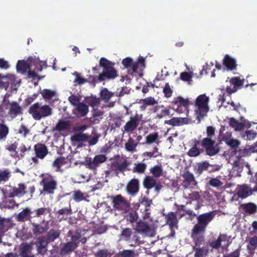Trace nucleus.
I'll list each match as a JSON object with an SVG mask.
<instances>
[{
  "instance_id": "obj_17",
  "label": "nucleus",
  "mask_w": 257,
  "mask_h": 257,
  "mask_svg": "<svg viewBox=\"0 0 257 257\" xmlns=\"http://www.w3.org/2000/svg\"><path fill=\"white\" fill-rule=\"evenodd\" d=\"M226 160L228 163L231 164L234 171H236L237 173L242 172L245 163L243 159L237 158L236 156H229V158H226Z\"/></svg>"
},
{
  "instance_id": "obj_47",
  "label": "nucleus",
  "mask_w": 257,
  "mask_h": 257,
  "mask_svg": "<svg viewBox=\"0 0 257 257\" xmlns=\"http://www.w3.org/2000/svg\"><path fill=\"white\" fill-rule=\"evenodd\" d=\"M33 231L35 234H41L48 229V225H46L45 226H42L40 224H33Z\"/></svg>"
},
{
  "instance_id": "obj_29",
  "label": "nucleus",
  "mask_w": 257,
  "mask_h": 257,
  "mask_svg": "<svg viewBox=\"0 0 257 257\" xmlns=\"http://www.w3.org/2000/svg\"><path fill=\"white\" fill-rule=\"evenodd\" d=\"M138 143L131 137H129L127 141L124 144V149L126 151L134 153L137 152V147Z\"/></svg>"
},
{
  "instance_id": "obj_61",
  "label": "nucleus",
  "mask_w": 257,
  "mask_h": 257,
  "mask_svg": "<svg viewBox=\"0 0 257 257\" xmlns=\"http://www.w3.org/2000/svg\"><path fill=\"white\" fill-rule=\"evenodd\" d=\"M163 92L165 96L167 98L170 97L172 96L173 90L168 83L165 84V86L163 87Z\"/></svg>"
},
{
  "instance_id": "obj_32",
  "label": "nucleus",
  "mask_w": 257,
  "mask_h": 257,
  "mask_svg": "<svg viewBox=\"0 0 257 257\" xmlns=\"http://www.w3.org/2000/svg\"><path fill=\"white\" fill-rule=\"evenodd\" d=\"M67 159L64 158H59L55 160L53 163V167L56 171L62 172L63 171L61 168L67 163Z\"/></svg>"
},
{
  "instance_id": "obj_36",
  "label": "nucleus",
  "mask_w": 257,
  "mask_h": 257,
  "mask_svg": "<svg viewBox=\"0 0 257 257\" xmlns=\"http://www.w3.org/2000/svg\"><path fill=\"white\" fill-rule=\"evenodd\" d=\"M241 208L243 211L248 214H253L257 210V206L252 203L243 204Z\"/></svg>"
},
{
  "instance_id": "obj_22",
  "label": "nucleus",
  "mask_w": 257,
  "mask_h": 257,
  "mask_svg": "<svg viewBox=\"0 0 257 257\" xmlns=\"http://www.w3.org/2000/svg\"><path fill=\"white\" fill-rule=\"evenodd\" d=\"M139 181L137 179H133L127 184L126 190L127 193L132 196L135 195L139 191Z\"/></svg>"
},
{
  "instance_id": "obj_27",
  "label": "nucleus",
  "mask_w": 257,
  "mask_h": 257,
  "mask_svg": "<svg viewBox=\"0 0 257 257\" xmlns=\"http://www.w3.org/2000/svg\"><path fill=\"white\" fill-rule=\"evenodd\" d=\"M155 112L156 113V117L161 119L170 114L169 109L163 105H158L155 107Z\"/></svg>"
},
{
  "instance_id": "obj_50",
  "label": "nucleus",
  "mask_w": 257,
  "mask_h": 257,
  "mask_svg": "<svg viewBox=\"0 0 257 257\" xmlns=\"http://www.w3.org/2000/svg\"><path fill=\"white\" fill-rule=\"evenodd\" d=\"M201 151L197 147V144L196 143L188 152L187 154L191 157H195L199 156L201 154Z\"/></svg>"
},
{
  "instance_id": "obj_30",
  "label": "nucleus",
  "mask_w": 257,
  "mask_h": 257,
  "mask_svg": "<svg viewBox=\"0 0 257 257\" xmlns=\"http://www.w3.org/2000/svg\"><path fill=\"white\" fill-rule=\"evenodd\" d=\"M48 242V241L44 237L39 238L38 241L36 243L38 253L43 254L46 251L47 245Z\"/></svg>"
},
{
  "instance_id": "obj_26",
  "label": "nucleus",
  "mask_w": 257,
  "mask_h": 257,
  "mask_svg": "<svg viewBox=\"0 0 257 257\" xmlns=\"http://www.w3.org/2000/svg\"><path fill=\"white\" fill-rule=\"evenodd\" d=\"M129 163L126 160H123L122 161H116L113 162L111 165L112 169L115 170L117 172H123L126 170V168L128 167Z\"/></svg>"
},
{
  "instance_id": "obj_5",
  "label": "nucleus",
  "mask_w": 257,
  "mask_h": 257,
  "mask_svg": "<svg viewBox=\"0 0 257 257\" xmlns=\"http://www.w3.org/2000/svg\"><path fill=\"white\" fill-rule=\"evenodd\" d=\"M134 229L143 236L153 237L156 234V228L153 225L142 220L137 223Z\"/></svg>"
},
{
  "instance_id": "obj_58",
  "label": "nucleus",
  "mask_w": 257,
  "mask_h": 257,
  "mask_svg": "<svg viewBox=\"0 0 257 257\" xmlns=\"http://www.w3.org/2000/svg\"><path fill=\"white\" fill-rule=\"evenodd\" d=\"M209 167V164L206 162H202L198 163L196 166L197 172L201 174L204 170H207Z\"/></svg>"
},
{
  "instance_id": "obj_38",
  "label": "nucleus",
  "mask_w": 257,
  "mask_h": 257,
  "mask_svg": "<svg viewBox=\"0 0 257 257\" xmlns=\"http://www.w3.org/2000/svg\"><path fill=\"white\" fill-rule=\"evenodd\" d=\"M10 220L8 218L0 217V232H6L10 227Z\"/></svg>"
},
{
  "instance_id": "obj_19",
  "label": "nucleus",
  "mask_w": 257,
  "mask_h": 257,
  "mask_svg": "<svg viewBox=\"0 0 257 257\" xmlns=\"http://www.w3.org/2000/svg\"><path fill=\"white\" fill-rule=\"evenodd\" d=\"M236 191L239 197L245 198L251 195L253 193L257 192V186L252 189L250 187L245 184L238 185L236 188Z\"/></svg>"
},
{
  "instance_id": "obj_39",
  "label": "nucleus",
  "mask_w": 257,
  "mask_h": 257,
  "mask_svg": "<svg viewBox=\"0 0 257 257\" xmlns=\"http://www.w3.org/2000/svg\"><path fill=\"white\" fill-rule=\"evenodd\" d=\"M60 230L51 229L47 234V240L48 242H52L58 238L60 234Z\"/></svg>"
},
{
  "instance_id": "obj_63",
  "label": "nucleus",
  "mask_w": 257,
  "mask_h": 257,
  "mask_svg": "<svg viewBox=\"0 0 257 257\" xmlns=\"http://www.w3.org/2000/svg\"><path fill=\"white\" fill-rule=\"evenodd\" d=\"M226 144L232 148H235L240 145V142L232 138L230 140L227 139Z\"/></svg>"
},
{
  "instance_id": "obj_53",
  "label": "nucleus",
  "mask_w": 257,
  "mask_h": 257,
  "mask_svg": "<svg viewBox=\"0 0 257 257\" xmlns=\"http://www.w3.org/2000/svg\"><path fill=\"white\" fill-rule=\"evenodd\" d=\"M113 95V93L109 91L106 88L103 89L100 92L101 98L105 101H108Z\"/></svg>"
},
{
  "instance_id": "obj_14",
  "label": "nucleus",
  "mask_w": 257,
  "mask_h": 257,
  "mask_svg": "<svg viewBox=\"0 0 257 257\" xmlns=\"http://www.w3.org/2000/svg\"><path fill=\"white\" fill-rule=\"evenodd\" d=\"M230 237L226 234H220L217 239L210 243V246L214 249H218L221 248L223 249H226L230 244Z\"/></svg>"
},
{
  "instance_id": "obj_46",
  "label": "nucleus",
  "mask_w": 257,
  "mask_h": 257,
  "mask_svg": "<svg viewBox=\"0 0 257 257\" xmlns=\"http://www.w3.org/2000/svg\"><path fill=\"white\" fill-rule=\"evenodd\" d=\"M229 124L230 126L234 128L235 131H240L244 127V124L235 120L233 118H230L229 120Z\"/></svg>"
},
{
  "instance_id": "obj_20",
  "label": "nucleus",
  "mask_w": 257,
  "mask_h": 257,
  "mask_svg": "<svg viewBox=\"0 0 257 257\" xmlns=\"http://www.w3.org/2000/svg\"><path fill=\"white\" fill-rule=\"evenodd\" d=\"M9 109L8 115L11 118H14L18 115L22 114L23 109L22 107L15 101L10 102L8 105Z\"/></svg>"
},
{
  "instance_id": "obj_48",
  "label": "nucleus",
  "mask_w": 257,
  "mask_h": 257,
  "mask_svg": "<svg viewBox=\"0 0 257 257\" xmlns=\"http://www.w3.org/2000/svg\"><path fill=\"white\" fill-rule=\"evenodd\" d=\"M76 109L79 113L82 115H85L88 112V105L83 102H80L76 106Z\"/></svg>"
},
{
  "instance_id": "obj_12",
  "label": "nucleus",
  "mask_w": 257,
  "mask_h": 257,
  "mask_svg": "<svg viewBox=\"0 0 257 257\" xmlns=\"http://www.w3.org/2000/svg\"><path fill=\"white\" fill-rule=\"evenodd\" d=\"M122 64L125 67L132 69L134 72L145 67V60L142 57H140L138 61L133 62L131 58H126L122 61Z\"/></svg>"
},
{
  "instance_id": "obj_35",
  "label": "nucleus",
  "mask_w": 257,
  "mask_h": 257,
  "mask_svg": "<svg viewBox=\"0 0 257 257\" xmlns=\"http://www.w3.org/2000/svg\"><path fill=\"white\" fill-rule=\"evenodd\" d=\"M160 142V141H159V135L157 132L151 133L146 138V144H147L150 145L153 143H155L158 145Z\"/></svg>"
},
{
  "instance_id": "obj_44",
  "label": "nucleus",
  "mask_w": 257,
  "mask_h": 257,
  "mask_svg": "<svg viewBox=\"0 0 257 257\" xmlns=\"http://www.w3.org/2000/svg\"><path fill=\"white\" fill-rule=\"evenodd\" d=\"M147 168V165L144 163H135L133 168V171L134 173L143 174L145 172Z\"/></svg>"
},
{
  "instance_id": "obj_15",
  "label": "nucleus",
  "mask_w": 257,
  "mask_h": 257,
  "mask_svg": "<svg viewBox=\"0 0 257 257\" xmlns=\"http://www.w3.org/2000/svg\"><path fill=\"white\" fill-rule=\"evenodd\" d=\"M39 63V60L38 58H29L27 61H19L17 65V69L18 72L24 73Z\"/></svg>"
},
{
  "instance_id": "obj_6",
  "label": "nucleus",
  "mask_w": 257,
  "mask_h": 257,
  "mask_svg": "<svg viewBox=\"0 0 257 257\" xmlns=\"http://www.w3.org/2000/svg\"><path fill=\"white\" fill-rule=\"evenodd\" d=\"M214 217L213 213L211 212L199 215L197 218V223L194 226L193 228L197 231L205 232L207 225L212 220Z\"/></svg>"
},
{
  "instance_id": "obj_52",
  "label": "nucleus",
  "mask_w": 257,
  "mask_h": 257,
  "mask_svg": "<svg viewBox=\"0 0 257 257\" xmlns=\"http://www.w3.org/2000/svg\"><path fill=\"white\" fill-rule=\"evenodd\" d=\"M73 197L76 202H80L85 199V194L80 190H77L74 192Z\"/></svg>"
},
{
  "instance_id": "obj_33",
  "label": "nucleus",
  "mask_w": 257,
  "mask_h": 257,
  "mask_svg": "<svg viewBox=\"0 0 257 257\" xmlns=\"http://www.w3.org/2000/svg\"><path fill=\"white\" fill-rule=\"evenodd\" d=\"M32 246L27 243L23 244L21 246V255L22 257H34L31 254Z\"/></svg>"
},
{
  "instance_id": "obj_8",
  "label": "nucleus",
  "mask_w": 257,
  "mask_h": 257,
  "mask_svg": "<svg viewBox=\"0 0 257 257\" xmlns=\"http://www.w3.org/2000/svg\"><path fill=\"white\" fill-rule=\"evenodd\" d=\"M106 157L103 155H98L94 158H88L86 159L85 165L86 168L92 170L94 174H96V169L100 164L105 162Z\"/></svg>"
},
{
  "instance_id": "obj_49",
  "label": "nucleus",
  "mask_w": 257,
  "mask_h": 257,
  "mask_svg": "<svg viewBox=\"0 0 257 257\" xmlns=\"http://www.w3.org/2000/svg\"><path fill=\"white\" fill-rule=\"evenodd\" d=\"M172 102L174 104L178 105V106H183L185 107L189 104L188 100L185 99L182 97H177L174 98Z\"/></svg>"
},
{
  "instance_id": "obj_2",
  "label": "nucleus",
  "mask_w": 257,
  "mask_h": 257,
  "mask_svg": "<svg viewBox=\"0 0 257 257\" xmlns=\"http://www.w3.org/2000/svg\"><path fill=\"white\" fill-rule=\"evenodd\" d=\"M32 117L36 120H40L52 114V109L47 104L42 105L36 102L32 105L28 110Z\"/></svg>"
},
{
  "instance_id": "obj_34",
  "label": "nucleus",
  "mask_w": 257,
  "mask_h": 257,
  "mask_svg": "<svg viewBox=\"0 0 257 257\" xmlns=\"http://www.w3.org/2000/svg\"><path fill=\"white\" fill-rule=\"evenodd\" d=\"M71 236V243L74 244L76 247L78 246L80 242L84 243L86 241V238L82 237L79 233H75L74 234L70 235Z\"/></svg>"
},
{
  "instance_id": "obj_42",
  "label": "nucleus",
  "mask_w": 257,
  "mask_h": 257,
  "mask_svg": "<svg viewBox=\"0 0 257 257\" xmlns=\"http://www.w3.org/2000/svg\"><path fill=\"white\" fill-rule=\"evenodd\" d=\"M195 252V257H205L208 251L207 246H203L202 247H194Z\"/></svg>"
},
{
  "instance_id": "obj_45",
  "label": "nucleus",
  "mask_w": 257,
  "mask_h": 257,
  "mask_svg": "<svg viewBox=\"0 0 257 257\" xmlns=\"http://www.w3.org/2000/svg\"><path fill=\"white\" fill-rule=\"evenodd\" d=\"M35 68H30L28 70V75L29 77L35 78L37 77V74L35 71H41L42 69V67L40 63L36 64L35 66Z\"/></svg>"
},
{
  "instance_id": "obj_23",
  "label": "nucleus",
  "mask_w": 257,
  "mask_h": 257,
  "mask_svg": "<svg viewBox=\"0 0 257 257\" xmlns=\"http://www.w3.org/2000/svg\"><path fill=\"white\" fill-rule=\"evenodd\" d=\"M89 136L86 134H75L71 137L72 144L74 146H80L81 143L86 141Z\"/></svg>"
},
{
  "instance_id": "obj_57",
  "label": "nucleus",
  "mask_w": 257,
  "mask_h": 257,
  "mask_svg": "<svg viewBox=\"0 0 257 257\" xmlns=\"http://www.w3.org/2000/svg\"><path fill=\"white\" fill-rule=\"evenodd\" d=\"M86 102L89 104V105L93 108H94L95 107H96L98 105L100 101L99 98L91 97L90 98H87L86 99Z\"/></svg>"
},
{
  "instance_id": "obj_11",
  "label": "nucleus",
  "mask_w": 257,
  "mask_h": 257,
  "mask_svg": "<svg viewBox=\"0 0 257 257\" xmlns=\"http://www.w3.org/2000/svg\"><path fill=\"white\" fill-rule=\"evenodd\" d=\"M26 186L24 184H19L17 186L11 187L4 191V195L6 197L14 198L15 197H21L24 196L26 191Z\"/></svg>"
},
{
  "instance_id": "obj_21",
  "label": "nucleus",
  "mask_w": 257,
  "mask_h": 257,
  "mask_svg": "<svg viewBox=\"0 0 257 257\" xmlns=\"http://www.w3.org/2000/svg\"><path fill=\"white\" fill-rule=\"evenodd\" d=\"M192 119L188 117H174L170 120L165 121V124H169L172 126L182 125L190 123Z\"/></svg>"
},
{
  "instance_id": "obj_54",
  "label": "nucleus",
  "mask_w": 257,
  "mask_h": 257,
  "mask_svg": "<svg viewBox=\"0 0 257 257\" xmlns=\"http://www.w3.org/2000/svg\"><path fill=\"white\" fill-rule=\"evenodd\" d=\"M73 75L75 77V78L74 80V83H75V85L76 84L81 85L87 82V80L81 77L80 74L77 72H74L73 73Z\"/></svg>"
},
{
  "instance_id": "obj_59",
  "label": "nucleus",
  "mask_w": 257,
  "mask_h": 257,
  "mask_svg": "<svg viewBox=\"0 0 257 257\" xmlns=\"http://www.w3.org/2000/svg\"><path fill=\"white\" fill-rule=\"evenodd\" d=\"M256 137V133L251 130L246 131L242 135V138L245 140H252Z\"/></svg>"
},
{
  "instance_id": "obj_37",
  "label": "nucleus",
  "mask_w": 257,
  "mask_h": 257,
  "mask_svg": "<svg viewBox=\"0 0 257 257\" xmlns=\"http://www.w3.org/2000/svg\"><path fill=\"white\" fill-rule=\"evenodd\" d=\"M223 64L230 70H233L236 67L235 60L229 57L228 55H226L223 60Z\"/></svg>"
},
{
  "instance_id": "obj_13",
  "label": "nucleus",
  "mask_w": 257,
  "mask_h": 257,
  "mask_svg": "<svg viewBox=\"0 0 257 257\" xmlns=\"http://www.w3.org/2000/svg\"><path fill=\"white\" fill-rule=\"evenodd\" d=\"M183 181L182 186L184 188V194L187 196V193L189 189L194 188L197 185V182L195 180L193 174L186 172L182 175Z\"/></svg>"
},
{
  "instance_id": "obj_9",
  "label": "nucleus",
  "mask_w": 257,
  "mask_h": 257,
  "mask_svg": "<svg viewBox=\"0 0 257 257\" xmlns=\"http://www.w3.org/2000/svg\"><path fill=\"white\" fill-rule=\"evenodd\" d=\"M20 82V80H17L16 79L15 75L10 74H7L3 75L2 79L0 80V88L7 90L9 86L11 85V89L16 90V86Z\"/></svg>"
},
{
  "instance_id": "obj_4",
  "label": "nucleus",
  "mask_w": 257,
  "mask_h": 257,
  "mask_svg": "<svg viewBox=\"0 0 257 257\" xmlns=\"http://www.w3.org/2000/svg\"><path fill=\"white\" fill-rule=\"evenodd\" d=\"M209 97L205 94H202L198 96L196 100V106L197 107L195 110L196 115L199 120L206 115L209 110Z\"/></svg>"
},
{
  "instance_id": "obj_28",
  "label": "nucleus",
  "mask_w": 257,
  "mask_h": 257,
  "mask_svg": "<svg viewBox=\"0 0 257 257\" xmlns=\"http://www.w3.org/2000/svg\"><path fill=\"white\" fill-rule=\"evenodd\" d=\"M165 219L167 224L170 226L172 230L177 228L178 221L176 215L174 213L170 212L166 215Z\"/></svg>"
},
{
  "instance_id": "obj_25",
  "label": "nucleus",
  "mask_w": 257,
  "mask_h": 257,
  "mask_svg": "<svg viewBox=\"0 0 257 257\" xmlns=\"http://www.w3.org/2000/svg\"><path fill=\"white\" fill-rule=\"evenodd\" d=\"M31 209L27 207L23 209L21 212L16 215V218L17 221L20 222H25L30 220L31 218Z\"/></svg>"
},
{
  "instance_id": "obj_56",
  "label": "nucleus",
  "mask_w": 257,
  "mask_h": 257,
  "mask_svg": "<svg viewBox=\"0 0 257 257\" xmlns=\"http://www.w3.org/2000/svg\"><path fill=\"white\" fill-rule=\"evenodd\" d=\"M138 219V213L136 211L130 212L126 216V219L131 223H133L137 221Z\"/></svg>"
},
{
  "instance_id": "obj_10",
  "label": "nucleus",
  "mask_w": 257,
  "mask_h": 257,
  "mask_svg": "<svg viewBox=\"0 0 257 257\" xmlns=\"http://www.w3.org/2000/svg\"><path fill=\"white\" fill-rule=\"evenodd\" d=\"M215 143L211 138H205L202 139L201 145L205 148L207 155L212 156L219 152V148L217 145H215Z\"/></svg>"
},
{
  "instance_id": "obj_40",
  "label": "nucleus",
  "mask_w": 257,
  "mask_h": 257,
  "mask_svg": "<svg viewBox=\"0 0 257 257\" xmlns=\"http://www.w3.org/2000/svg\"><path fill=\"white\" fill-rule=\"evenodd\" d=\"M150 171L153 176L155 178H159L163 175V169L162 166L160 165H156L153 167H152Z\"/></svg>"
},
{
  "instance_id": "obj_60",
  "label": "nucleus",
  "mask_w": 257,
  "mask_h": 257,
  "mask_svg": "<svg viewBox=\"0 0 257 257\" xmlns=\"http://www.w3.org/2000/svg\"><path fill=\"white\" fill-rule=\"evenodd\" d=\"M225 127H221L220 130V136L222 137V140L226 143L227 139L230 140L232 139L231 133L230 132H226L224 134L223 132L225 131Z\"/></svg>"
},
{
  "instance_id": "obj_7",
  "label": "nucleus",
  "mask_w": 257,
  "mask_h": 257,
  "mask_svg": "<svg viewBox=\"0 0 257 257\" xmlns=\"http://www.w3.org/2000/svg\"><path fill=\"white\" fill-rule=\"evenodd\" d=\"M113 208L122 213H127L131 209L130 203L121 195L111 197Z\"/></svg>"
},
{
  "instance_id": "obj_18",
  "label": "nucleus",
  "mask_w": 257,
  "mask_h": 257,
  "mask_svg": "<svg viewBox=\"0 0 257 257\" xmlns=\"http://www.w3.org/2000/svg\"><path fill=\"white\" fill-rule=\"evenodd\" d=\"M142 115L136 114L135 116L130 117V120L123 127L124 132H132L136 130L139 124L142 119Z\"/></svg>"
},
{
  "instance_id": "obj_55",
  "label": "nucleus",
  "mask_w": 257,
  "mask_h": 257,
  "mask_svg": "<svg viewBox=\"0 0 257 257\" xmlns=\"http://www.w3.org/2000/svg\"><path fill=\"white\" fill-rule=\"evenodd\" d=\"M56 92L50 89H44L41 92L42 96L45 99H48L53 97Z\"/></svg>"
},
{
  "instance_id": "obj_1",
  "label": "nucleus",
  "mask_w": 257,
  "mask_h": 257,
  "mask_svg": "<svg viewBox=\"0 0 257 257\" xmlns=\"http://www.w3.org/2000/svg\"><path fill=\"white\" fill-rule=\"evenodd\" d=\"M226 83H227L226 90L227 93L219 94L218 98V103L221 102L220 106H223L225 108L229 106V109L237 110L239 105L235 104L233 101L227 99L230 98L229 94L236 92L237 87L242 86L243 82L241 80L235 77L230 79L229 81L227 80Z\"/></svg>"
},
{
  "instance_id": "obj_62",
  "label": "nucleus",
  "mask_w": 257,
  "mask_h": 257,
  "mask_svg": "<svg viewBox=\"0 0 257 257\" xmlns=\"http://www.w3.org/2000/svg\"><path fill=\"white\" fill-rule=\"evenodd\" d=\"M248 153V151L246 149H239L233 153H231L229 156H236L237 158H242V157L245 156Z\"/></svg>"
},
{
  "instance_id": "obj_64",
  "label": "nucleus",
  "mask_w": 257,
  "mask_h": 257,
  "mask_svg": "<svg viewBox=\"0 0 257 257\" xmlns=\"http://www.w3.org/2000/svg\"><path fill=\"white\" fill-rule=\"evenodd\" d=\"M18 133L24 138H26L28 136L30 135V130L24 124L21 125L18 130Z\"/></svg>"
},
{
  "instance_id": "obj_24",
  "label": "nucleus",
  "mask_w": 257,
  "mask_h": 257,
  "mask_svg": "<svg viewBox=\"0 0 257 257\" xmlns=\"http://www.w3.org/2000/svg\"><path fill=\"white\" fill-rule=\"evenodd\" d=\"M204 231H200L196 230L195 229H192L191 237L193 239L196 247L200 246L204 240V236L202 234L204 233Z\"/></svg>"
},
{
  "instance_id": "obj_51",
  "label": "nucleus",
  "mask_w": 257,
  "mask_h": 257,
  "mask_svg": "<svg viewBox=\"0 0 257 257\" xmlns=\"http://www.w3.org/2000/svg\"><path fill=\"white\" fill-rule=\"evenodd\" d=\"M9 132V127L6 124H0V140L6 138Z\"/></svg>"
},
{
  "instance_id": "obj_16",
  "label": "nucleus",
  "mask_w": 257,
  "mask_h": 257,
  "mask_svg": "<svg viewBox=\"0 0 257 257\" xmlns=\"http://www.w3.org/2000/svg\"><path fill=\"white\" fill-rule=\"evenodd\" d=\"M41 185L43 186L44 191L53 193L56 188L57 182L52 176L46 175L41 182Z\"/></svg>"
},
{
  "instance_id": "obj_43",
  "label": "nucleus",
  "mask_w": 257,
  "mask_h": 257,
  "mask_svg": "<svg viewBox=\"0 0 257 257\" xmlns=\"http://www.w3.org/2000/svg\"><path fill=\"white\" fill-rule=\"evenodd\" d=\"M77 247L71 243L70 241L65 243L64 246L61 248L60 253L62 255L68 253L73 251Z\"/></svg>"
},
{
  "instance_id": "obj_3",
  "label": "nucleus",
  "mask_w": 257,
  "mask_h": 257,
  "mask_svg": "<svg viewBox=\"0 0 257 257\" xmlns=\"http://www.w3.org/2000/svg\"><path fill=\"white\" fill-rule=\"evenodd\" d=\"M99 65L103 68L102 73L98 76L100 81L105 80V78H114L116 76V70L112 66V63L104 58H101L99 61Z\"/></svg>"
},
{
  "instance_id": "obj_31",
  "label": "nucleus",
  "mask_w": 257,
  "mask_h": 257,
  "mask_svg": "<svg viewBox=\"0 0 257 257\" xmlns=\"http://www.w3.org/2000/svg\"><path fill=\"white\" fill-rule=\"evenodd\" d=\"M35 150L37 157L43 159L48 154L47 147L44 145H39L35 147Z\"/></svg>"
},
{
  "instance_id": "obj_41",
  "label": "nucleus",
  "mask_w": 257,
  "mask_h": 257,
  "mask_svg": "<svg viewBox=\"0 0 257 257\" xmlns=\"http://www.w3.org/2000/svg\"><path fill=\"white\" fill-rule=\"evenodd\" d=\"M157 182V180L152 177L147 176L144 180L143 185L145 188L150 189L154 187Z\"/></svg>"
}]
</instances>
